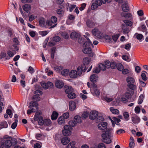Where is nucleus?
Instances as JSON below:
<instances>
[{
  "label": "nucleus",
  "mask_w": 148,
  "mask_h": 148,
  "mask_svg": "<svg viewBox=\"0 0 148 148\" xmlns=\"http://www.w3.org/2000/svg\"><path fill=\"white\" fill-rule=\"evenodd\" d=\"M107 123L106 122H101L98 125V128L101 130H104V133L101 134L102 141L107 144L111 143V137L112 136V128H107Z\"/></svg>",
  "instance_id": "nucleus-1"
},
{
  "label": "nucleus",
  "mask_w": 148,
  "mask_h": 148,
  "mask_svg": "<svg viewBox=\"0 0 148 148\" xmlns=\"http://www.w3.org/2000/svg\"><path fill=\"white\" fill-rule=\"evenodd\" d=\"M12 138L11 137L8 138L4 137L1 141V148H10L12 145Z\"/></svg>",
  "instance_id": "nucleus-2"
},
{
  "label": "nucleus",
  "mask_w": 148,
  "mask_h": 148,
  "mask_svg": "<svg viewBox=\"0 0 148 148\" xmlns=\"http://www.w3.org/2000/svg\"><path fill=\"white\" fill-rule=\"evenodd\" d=\"M38 123L40 125H44L47 126H51L52 125V123L50 119H46L43 120L42 118H40L38 121Z\"/></svg>",
  "instance_id": "nucleus-3"
},
{
  "label": "nucleus",
  "mask_w": 148,
  "mask_h": 148,
  "mask_svg": "<svg viewBox=\"0 0 148 148\" xmlns=\"http://www.w3.org/2000/svg\"><path fill=\"white\" fill-rule=\"evenodd\" d=\"M90 91L94 96L98 97L100 94V92L97 88V85L95 83L92 84V87L90 88Z\"/></svg>",
  "instance_id": "nucleus-4"
},
{
  "label": "nucleus",
  "mask_w": 148,
  "mask_h": 148,
  "mask_svg": "<svg viewBox=\"0 0 148 148\" xmlns=\"http://www.w3.org/2000/svg\"><path fill=\"white\" fill-rule=\"evenodd\" d=\"M64 129L62 130L63 134L66 136H69L71 135V130L72 128L71 126L66 125L64 126Z\"/></svg>",
  "instance_id": "nucleus-5"
},
{
  "label": "nucleus",
  "mask_w": 148,
  "mask_h": 148,
  "mask_svg": "<svg viewBox=\"0 0 148 148\" xmlns=\"http://www.w3.org/2000/svg\"><path fill=\"white\" fill-rule=\"evenodd\" d=\"M82 51L84 53L88 55L90 57H92L95 55V53L92 52L90 47L84 48Z\"/></svg>",
  "instance_id": "nucleus-6"
},
{
  "label": "nucleus",
  "mask_w": 148,
  "mask_h": 148,
  "mask_svg": "<svg viewBox=\"0 0 148 148\" xmlns=\"http://www.w3.org/2000/svg\"><path fill=\"white\" fill-rule=\"evenodd\" d=\"M41 86L45 89H47L53 88L54 87L53 84L51 82L48 81L46 83L45 82H42Z\"/></svg>",
  "instance_id": "nucleus-7"
},
{
  "label": "nucleus",
  "mask_w": 148,
  "mask_h": 148,
  "mask_svg": "<svg viewBox=\"0 0 148 148\" xmlns=\"http://www.w3.org/2000/svg\"><path fill=\"white\" fill-rule=\"evenodd\" d=\"M101 5V3L100 0H96L95 2L93 3L91 6V9L94 10L97 8L98 6Z\"/></svg>",
  "instance_id": "nucleus-8"
},
{
  "label": "nucleus",
  "mask_w": 148,
  "mask_h": 148,
  "mask_svg": "<svg viewBox=\"0 0 148 148\" xmlns=\"http://www.w3.org/2000/svg\"><path fill=\"white\" fill-rule=\"evenodd\" d=\"M87 39V41L84 42L83 45L82 47L84 48L90 47L91 46H93L92 42L90 41L88 38L85 37Z\"/></svg>",
  "instance_id": "nucleus-9"
},
{
  "label": "nucleus",
  "mask_w": 148,
  "mask_h": 148,
  "mask_svg": "<svg viewBox=\"0 0 148 148\" xmlns=\"http://www.w3.org/2000/svg\"><path fill=\"white\" fill-rule=\"evenodd\" d=\"M98 116V112L96 111L91 112L89 115V118L90 119L94 120Z\"/></svg>",
  "instance_id": "nucleus-10"
},
{
  "label": "nucleus",
  "mask_w": 148,
  "mask_h": 148,
  "mask_svg": "<svg viewBox=\"0 0 148 148\" xmlns=\"http://www.w3.org/2000/svg\"><path fill=\"white\" fill-rule=\"evenodd\" d=\"M55 86L58 88H62L64 86V84L62 81L60 80H56L55 83Z\"/></svg>",
  "instance_id": "nucleus-11"
},
{
  "label": "nucleus",
  "mask_w": 148,
  "mask_h": 148,
  "mask_svg": "<svg viewBox=\"0 0 148 148\" xmlns=\"http://www.w3.org/2000/svg\"><path fill=\"white\" fill-rule=\"evenodd\" d=\"M69 110L71 111H73L76 108V105L75 103L73 101H71L69 103Z\"/></svg>",
  "instance_id": "nucleus-12"
},
{
  "label": "nucleus",
  "mask_w": 148,
  "mask_h": 148,
  "mask_svg": "<svg viewBox=\"0 0 148 148\" xmlns=\"http://www.w3.org/2000/svg\"><path fill=\"white\" fill-rule=\"evenodd\" d=\"M69 76L71 78H75L77 76V72L76 70L71 71L69 73Z\"/></svg>",
  "instance_id": "nucleus-13"
},
{
  "label": "nucleus",
  "mask_w": 148,
  "mask_h": 148,
  "mask_svg": "<svg viewBox=\"0 0 148 148\" xmlns=\"http://www.w3.org/2000/svg\"><path fill=\"white\" fill-rule=\"evenodd\" d=\"M64 89L65 92L66 94H68L72 92L73 91V88L71 86H65L64 87Z\"/></svg>",
  "instance_id": "nucleus-14"
},
{
  "label": "nucleus",
  "mask_w": 148,
  "mask_h": 148,
  "mask_svg": "<svg viewBox=\"0 0 148 148\" xmlns=\"http://www.w3.org/2000/svg\"><path fill=\"white\" fill-rule=\"evenodd\" d=\"M121 16L122 17L125 18H129L130 20L132 18V15L130 13L122 12Z\"/></svg>",
  "instance_id": "nucleus-15"
},
{
  "label": "nucleus",
  "mask_w": 148,
  "mask_h": 148,
  "mask_svg": "<svg viewBox=\"0 0 148 148\" xmlns=\"http://www.w3.org/2000/svg\"><path fill=\"white\" fill-rule=\"evenodd\" d=\"M122 29L123 33L124 34H127L130 32L128 27L124 24L122 25Z\"/></svg>",
  "instance_id": "nucleus-16"
},
{
  "label": "nucleus",
  "mask_w": 148,
  "mask_h": 148,
  "mask_svg": "<svg viewBox=\"0 0 148 148\" xmlns=\"http://www.w3.org/2000/svg\"><path fill=\"white\" fill-rule=\"evenodd\" d=\"M80 36L79 34L75 32H72L70 35V37L73 39L79 38Z\"/></svg>",
  "instance_id": "nucleus-17"
},
{
  "label": "nucleus",
  "mask_w": 148,
  "mask_h": 148,
  "mask_svg": "<svg viewBox=\"0 0 148 148\" xmlns=\"http://www.w3.org/2000/svg\"><path fill=\"white\" fill-rule=\"evenodd\" d=\"M98 79V77L96 74L92 75L90 77V80L93 84L96 82Z\"/></svg>",
  "instance_id": "nucleus-18"
},
{
  "label": "nucleus",
  "mask_w": 148,
  "mask_h": 148,
  "mask_svg": "<svg viewBox=\"0 0 148 148\" xmlns=\"http://www.w3.org/2000/svg\"><path fill=\"white\" fill-rule=\"evenodd\" d=\"M132 121L135 124L139 123L140 121V118L136 115L132 117Z\"/></svg>",
  "instance_id": "nucleus-19"
},
{
  "label": "nucleus",
  "mask_w": 148,
  "mask_h": 148,
  "mask_svg": "<svg viewBox=\"0 0 148 148\" xmlns=\"http://www.w3.org/2000/svg\"><path fill=\"white\" fill-rule=\"evenodd\" d=\"M123 11L124 12H127L129 10L127 3H123L121 6Z\"/></svg>",
  "instance_id": "nucleus-20"
},
{
  "label": "nucleus",
  "mask_w": 148,
  "mask_h": 148,
  "mask_svg": "<svg viewBox=\"0 0 148 148\" xmlns=\"http://www.w3.org/2000/svg\"><path fill=\"white\" fill-rule=\"evenodd\" d=\"M30 105L29 107V108H31L33 107H35L36 108V110H38L37 107L38 104L37 102L35 101H31L30 102Z\"/></svg>",
  "instance_id": "nucleus-21"
},
{
  "label": "nucleus",
  "mask_w": 148,
  "mask_h": 148,
  "mask_svg": "<svg viewBox=\"0 0 148 148\" xmlns=\"http://www.w3.org/2000/svg\"><path fill=\"white\" fill-rule=\"evenodd\" d=\"M70 141L69 139L67 137L62 138L61 140V143L64 145L67 144Z\"/></svg>",
  "instance_id": "nucleus-22"
},
{
  "label": "nucleus",
  "mask_w": 148,
  "mask_h": 148,
  "mask_svg": "<svg viewBox=\"0 0 148 148\" xmlns=\"http://www.w3.org/2000/svg\"><path fill=\"white\" fill-rule=\"evenodd\" d=\"M8 124L6 121H4L0 124V130L3 128H7L8 127Z\"/></svg>",
  "instance_id": "nucleus-23"
},
{
  "label": "nucleus",
  "mask_w": 148,
  "mask_h": 148,
  "mask_svg": "<svg viewBox=\"0 0 148 148\" xmlns=\"http://www.w3.org/2000/svg\"><path fill=\"white\" fill-rule=\"evenodd\" d=\"M126 81L128 84H134L135 82L134 79L131 77H128L126 78Z\"/></svg>",
  "instance_id": "nucleus-24"
},
{
  "label": "nucleus",
  "mask_w": 148,
  "mask_h": 148,
  "mask_svg": "<svg viewBox=\"0 0 148 148\" xmlns=\"http://www.w3.org/2000/svg\"><path fill=\"white\" fill-rule=\"evenodd\" d=\"M57 14L60 17H62L63 16L64 14V11L60 9H58L56 10Z\"/></svg>",
  "instance_id": "nucleus-25"
},
{
  "label": "nucleus",
  "mask_w": 148,
  "mask_h": 148,
  "mask_svg": "<svg viewBox=\"0 0 148 148\" xmlns=\"http://www.w3.org/2000/svg\"><path fill=\"white\" fill-rule=\"evenodd\" d=\"M23 10L26 12L30 10L31 8V5L29 4H26L22 7Z\"/></svg>",
  "instance_id": "nucleus-26"
},
{
  "label": "nucleus",
  "mask_w": 148,
  "mask_h": 148,
  "mask_svg": "<svg viewBox=\"0 0 148 148\" xmlns=\"http://www.w3.org/2000/svg\"><path fill=\"white\" fill-rule=\"evenodd\" d=\"M86 24L87 26L90 28L93 27L95 26V23L89 20L87 21Z\"/></svg>",
  "instance_id": "nucleus-27"
},
{
  "label": "nucleus",
  "mask_w": 148,
  "mask_h": 148,
  "mask_svg": "<svg viewBox=\"0 0 148 148\" xmlns=\"http://www.w3.org/2000/svg\"><path fill=\"white\" fill-rule=\"evenodd\" d=\"M138 29L139 30L142 31L144 32H145L147 30L146 26L144 24L142 25L140 27H138Z\"/></svg>",
  "instance_id": "nucleus-28"
},
{
  "label": "nucleus",
  "mask_w": 148,
  "mask_h": 148,
  "mask_svg": "<svg viewBox=\"0 0 148 148\" xmlns=\"http://www.w3.org/2000/svg\"><path fill=\"white\" fill-rule=\"evenodd\" d=\"M46 20L44 18H40L39 19V23L41 26L44 27L45 23Z\"/></svg>",
  "instance_id": "nucleus-29"
},
{
  "label": "nucleus",
  "mask_w": 148,
  "mask_h": 148,
  "mask_svg": "<svg viewBox=\"0 0 148 148\" xmlns=\"http://www.w3.org/2000/svg\"><path fill=\"white\" fill-rule=\"evenodd\" d=\"M74 120L77 123H80L81 122V119L79 116L77 115L75 116Z\"/></svg>",
  "instance_id": "nucleus-30"
},
{
  "label": "nucleus",
  "mask_w": 148,
  "mask_h": 148,
  "mask_svg": "<svg viewBox=\"0 0 148 148\" xmlns=\"http://www.w3.org/2000/svg\"><path fill=\"white\" fill-rule=\"evenodd\" d=\"M58 113L55 111H53L51 116V119L52 120L56 119L58 116Z\"/></svg>",
  "instance_id": "nucleus-31"
},
{
  "label": "nucleus",
  "mask_w": 148,
  "mask_h": 148,
  "mask_svg": "<svg viewBox=\"0 0 148 148\" xmlns=\"http://www.w3.org/2000/svg\"><path fill=\"white\" fill-rule=\"evenodd\" d=\"M123 22L127 26L131 27L133 25V23L128 20H124L123 21Z\"/></svg>",
  "instance_id": "nucleus-32"
},
{
  "label": "nucleus",
  "mask_w": 148,
  "mask_h": 148,
  "mask_svg": "<svg viewBox=\"0 0 148 148\" xmlns=\"http://www.w3.org/2000/svg\"><path fill=\"white\" fill-rule=\"evenodd\" d=\"M110 119H111V121L112 124L113 123L114 121L116 125H119V124H118V123L121 121V120L119 119L116 117H113V120H112L111 118H110Z\"/></svg>",
  "instance_id": "nucleus-33"
},
{
  "label": "nucleus",
  "mask_w": 148,
  "mask_h": 148,
  "mask_svg": "<svg viewBox=\"0 0 148 148\" xmlns=\"http://www.w3.org/2000/svg\"><path fill=\"white\" fill-rule=\"evenodd\" d=\"M58 124L60 125H62L64 123V120L62 116H61L58 118Z\"/></svg>",
  "instance_id": "nucleus-34"
},
{
  "label": "nucleus",
  "mask_w": 148,
  "mask_h": 148,
  "mask_svg": "<svg viewBox=\"0 0 148 148\" xmlns=\"http://www.w3.org/2000/svg\"><path fill=\"white\" fill-rule=\"evenodd\" d=\"M75 143L74 141H72L66 146V148H75V147L74 146Z\"/></svg>",
  "instance_id": "nucleus-35"
},
{
  "label": "nucleus",
  "mask_w": 148,
  "mask_h": 148,
  "mask_svg": "<svg viewBox=\"0 0 148 148\" xmlns=\"http://www.w3.org/2000/svg\"><path fill=\"white\" fill-rule=\"evenodd\" d=\"M110 110L113 114H117L119 113V111L116 109H114L113 107H111L110 108Z\"/></svg>",
  "instance_id": "nucleus-36"
},
{
  "label": "nucleus",
  "mask_w": 148,
  "mask_h": 148,
  "mask_svg": "<svg viewBox=\"0 0 148 148\" xmlns=\"http://www.w3.org/2000/svg\"><path fill=\"white\" fill-rule=\"evenodd\" d=\"M40 112H37L35 115L34 119L35 121L39 120L40 118H42L40 117Z\"/></svg>",
  "instance_id": "nucleus-37"
},
{
  "label": "nucleus",
  "mask_w": 148,
  "mask_h": 148,
  "mask_svg": "<svg viewBox=\"0 0 148 148\" xmlns=\"http://www.w3.org/2000/svg\"><path fill=\"white\" fill-rule=\"evenodd\" d=\"M90 58L88 57L84 58L83 60V64L86 65L89 64L90 62Z\"/></svg>",
  "instance_id": "nucleus-38"
},
{
  "label": "nucleus",
  "mask_w": 148,
  "mask_h": 148,
  "mask_svg": "<svg viewBox=\"0 0 148 148\" xmlns=\"http://www.w3.org/2000/svg\"><path fill=\"white\" fill-rule=\"evenodd\" d=\"M89 112H84L82 115V118L83 119H85L88 116Z\"/></svg>",
  "instance_id": "nucleus-39"
},
{
  "label": "nucleus",
  "mask_w": 148,
  "mask_h": 148,
  "mask_svg": "<svg viewBox=\"0 0 148 148\" xmlns=\"http://www.w3.org/2000/svg\"><path fill=\"white\" fill-rule=\"evenodd\" d=\"M68 97L70 99H73L75 98L76 97V95L73 92H70V93L68 94Z\"/></svg>",
  "instance_id": "nucleus-40"
},
{
  "label": "nucleus",
  "mask_w": 148,
  "mask_h": 148,
  "mask_svg": "<svg viewBox=\"0 0 148 148\" xmlns=\"http://www.w3.org/2000/svg\"><path fill=\"white\" fill-rule=\"evenodd\" d=\"M104 38L106 42L110 43L112 41L111 38L108 35H105L104 36Z\"/></svg>",
  "instance_id": "nucleus-41"
},
{
  "label": "nucleus",
  "mask_w": 148,
  "mask_h": 148,
  "mask_svg": "<svg viewBox=\"0 0 148 148\" xmlns=\"http://www.w3.org/2000/svg\"><path fill=\"white\" fill-rule=\"evenodd\" d=\"M127 87L131 89L134 90L136 88V86L133 84H128L127 85Z\"/></svg>",
  "instance_id": "nucleus-42"
},
{
  "label": "nucleus",
  "mask_w": 148,
  "mask_h": 148,
  "mask_svg": "<svg viewBox=\"0 0 148 148\" xmlns=\"http://www.w3.org/2000/svg\"><path fill=\"white\" fill-rule=\"evenodd\" d=\"M116 67L118 70L119 71L122 70L124 68V67L122 64L120 63H117V66Z\"/></svg>",
  "instance_id": "nucleus-43"
},
{
  "label": "nucleus",
  "mask_w": 148,
  "mask_h": 148,
  "mask_svg": "<svg viewBox=\"0 0 148 148\" xmlns=\"http://www.w3.org/2000/svg\"><path fill=\"white\" fill-rule=\"evenodd\" d=\"M99 67L100 70L102 71L105 70L106 69V66H105L104 64L102 63L99 64Z\"/></svg>",
  "instance_id": "nucleus-44"
},
{
  "label": "nucleus",
  "mask_w": 148,
  "mask_h": 148,
  "mask_svg": "<svg viewBox=\"0 0 148 148\" xmlns=\"http://www.w3.org/2000/svg\"><path fill=\"white\" fill-rule=\"evenodd\" d=\"M144 98V95L143 94L140 95L138 99V104H140L143 102V100Z\"/></svg>",
  "instance_id": "nucleus-45"
},
{
  "label": "nucleus",
  "mask_w": 148,
  "mask_h": 148,
  "mask_svg": "<svg viewBox=\"0 0 148 148\" xmlns=\"http://www.w3.org/2000/svg\"><path fill=\"white\" fill-rule=\"evenodd\" d=\"M69 71V70L67 69H65L62 71L61 74L64 76H66L68 75Z\"/></svg>",
  "instance_id": "nucleus-46"
},
{
  "label": "nucleus",
  "mask_w": 148,
  "mask_h": 148,
  "mask_svg": "<svg viewBox=\"0 0 148 148\" xmlns=\"http://www.w3.org/2000/svg\"><path fill=\"white\" fill-rule=\"evenodd\" d=\"M77 124V123L74 121H71L69 122V126L71 127H74Z\"/></svg>",
  "instance_id": "nucleus-47"
},
{
  "label": "nucleus",
  "mask_w": 148,
  "mask_h": 148,
  "mask_svg": "<svg viewBox=\"0 0 148 148\" xmlns=\"http://www.w3.org/2000/svg\"><path fill=\"white\" fill-rule=\"evenodd\" d=\"M60 40V38L58 36H56L53 38L52 40L56 43L59 42Z\"/></svg>",
  "instance_id": "nucleus-48"
},
{
  "label": "nucleus",
  "mask_w": 148,
  "mask_h": 148,
  "mask_svg": "<svg viewBox=\"0 0 148 148\" xmlns=\"http://www.w3.org/2000/svg\"><path fill=\"white\" fill-rule=\"evenodd\" d=\"M136 35V38L139 40H141L143 37V35L141 34L136 33L135 34Z\"/></svg>",
  "instance_id": "nucleus-49"
},
{
  "label": "nucleus",
  "mask_w": 148,
  "mask_h": 148,
  "mask_svg": "<svg viewBox=\"0 0 148 148\" xmlns=\"http://www.w3.org/2000/svg\"><path fill=\"white\" fill-rule=\"evenodd\" d=\"M104 64L106 68L108 69L110 67V62L109 61H106L104 62Z\"/></svg>",
  "instance_id": "nucleus-50"
},
{
  "label": "nucleus",
  "mask_w": 148,
  "mask_h": 148,
  "mask_svg": "<svg viewBox=\"0 0 148 148\" xmlns=\"http://www.w3.org/2000/svg\"><path fill=\"white\" fill-rule=\"evenodd\" d=\"M18 121L16 119L15 122L13 123L11 125V128L13 129H14L17 126V122Z\"/></svg>",
  "instance_id": "nucleus-51"
},
{
  "label": "nucleus",
  "mask_w": 148,
  "mask_h": 148,
  "mask_svg": "<svg viewBox=\"0 0 148 148\" xmlns=\"http://www.w3.org/2000/svg\"><path fill=\"white\" fill-rule=\"evenodd\" d=\"M32 99L33 100L38 101L40 100V97L38 96L37 95H34L32 97Z\"/></svg>",
  "instance_id": "nucleus-52"
},
{
  "label": "nucleus",
  "mask_w": 148,
  "mask_h": 148,
  "mask_svg": "<svg viewBox=\"0 0 148 148\" xmlns=\"http://www.w3.org/2000/svg\"><path fill=\"white\" fill-rule=\"evenodd\" d=\"M117 66V63L114 62H110V67L112 69H114Z\"/></svg>",
  "instance_id": "nucleus-53"
},
{
  "label": "nucleus",
  "mask_w": 148,
  "mask_h": 148,
  "mask_svg": "<svg viewBox=\"0 0 148 148\" xmlns=\"http://www.w3.org/2000/svg\"><path fill=\"white\" fill-rule=\"evenodd\" d=\"M123 115L124 118L126 119V120H128L129 116L128 113L127 112H125L123 113Z\"/></svg>",
  "instance_id": "nucleus-54"
},
{
  "label": "nucleus",
  "mask_w": 148,
  "mask_h": 148,
  "mask_svg": "<svg viewBox=\"0 0 148 148\" xmlns=\"http://www.w3.org/2000/svg\"><path fill=\"white\" fill-rule=\"evenodd\" d=\"M141 77L142 79L144 81H146L147 80V78L146 77L145 73H142L141 74Z\"/></svg>",
  "instance_id": "nucleus-55"
},
{
  "label": "nucleus",
  "mask_w": 148,
  "mask_h": 148,
  "mask_svg": "<svg viewBox=\"0 0 148 148\" xmlns=\"http://www.w3.org/2000/svg\"><path fill=\"white\" fill-rule=\"evenodd\" d=\"M57 18L55 16H52L51 19V21L53 23H55L57 21Z\"/></svg>",
  "instance_id": "nucleus-56"
},
{
  "label": "nucleus",
  "mask_w": 148,
  "mask_h": 148,
  "mask_svg": "<svg viewBox=\"0 0 148 148\" xmlns=\"http://www.w3.org/2000/svg\"><path fill=\"white\" fill-rule=\"evenodd\" d=\"M95 36L99 38H101L103 36V34L101 32L98 31L96 35H95Z\"/></svg>",
  "instance_id": "nucleus-57"
},
{
  "label": "nucleus",
  "mask_w": 148,
  "mask_h": 148,
  "mask_svg": "<svg viewBox=\"0 0 148 148\" xmlns=\"http://www.w3.org/2000/svg\"><path fill=\"white\" fill-rule=\"evenodd\" d=\"M61 35L65 38H68L69 37V35L66 32L62 33Z\"/></svg>",
  "instance_id": "nucleus-58"
},
{
  "label": "nucleus",
  "mask_w": 148,
  "mask_h": 148,
  "mask_svg": "<svg viewBox=\"0 0 148 148\" xmlns=\"http://www.w3.org/2000/svg\"><path fill=\"white\" fill-rule=\"evenodd\" d=\"M125 96L126 97L129 99L131 98L132 95L130 93L127 92L125 93Z\"/></svg>",
  "instance_id": "nucleus-59"
},
{
  "label": "nucleus",
  "mask_w": 148,
  "mask_h": 148,
  "mask_svg": "<svg viewBox=\"0 0 148 148\" xmlns=\"http://www.w3.org/2000/svg\"><path fill=\"white\" fill-rule=\"evenodd\" d=\"M131 45L130 43H128L125 46V49L129 51L130 50L131 47Z\"/></svg>",
  "instance_id": "nucleus-60"
},
{
  "label": "nucleus",
  "mask_w": 148,
  "mask_h": 148,
  "mask_svg": "<svg viewBox=\"0 0 148 148\" xmlns=\"http://www.w3.org/2000/svg\"><path fill=\"white\" fill-rule=\"evenodd\" d=\"M98 148H106L105 144L103 143H99L98 145Z\"/></svg>",
  "instance_id": "nucleus-61"
},
{
  "label": "nucleus",
  "mask_w": 148,
  "mask_h": 148,
  "mask_svg": "<svg viewBox=\"0 0 148 148\" xmlns=\"http://www.w3.org/2000/svg\"><path fill=\"white\" fill-rule=\"evenodd\" d=\"M69 112H66L64 113L63 116H62L63 118H64L65 119H68L69 117Z\"/></svg>",
  "instance_id": "nucleus-62"
},
{
  "label": "nucleus",
  "mask_w": 148,
  "mask_h": 148,
  "mask_svg": "<svg viewBox=\"0 0 148 148\" xmlns=\"http://www.w3.org/2000/svg\"><path fill=\"white\" fill-rule=\"evenodd\" d=\"M125 132V131L122 129H120L116 131V133L118 134H123Z\"/></svg>",
  "instance_id": "nucleus-63"
},
{
  "label": "nucleus",
  "mask_w": 148,
  "mask_h": 148,
  "mask_svg": "<svg viewBox=\"0 0 148 148\" xmlns=\"http://www.w3.org/2000/svg\"><path fill=\"white\" fill-rule=\"evenodd\" d=\"M119 34H117L116 35H115L114 36H113L112 37V39L114 41H116L118 39L119 36Z\"/></svg>",
  "instance_id": "nucleus-64"
}]
</instances>
